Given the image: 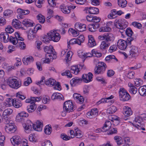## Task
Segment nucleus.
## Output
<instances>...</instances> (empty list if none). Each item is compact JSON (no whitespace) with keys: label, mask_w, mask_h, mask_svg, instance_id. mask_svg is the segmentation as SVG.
Returning <instances> with one entry per match:
<instances>
[{"label":"nucleus","mask_w":146,"mask_h":146,"mask_svg":"<svg viewBox=\"0 0 146 146\" xmlns=\"http://www.w3.org/2000/svg\"><path fill=\"white\" fill-rule=\"evenodd\" d=\"M43 126L42 122L37 121L36 124H33L30 120L27 121V123L24 124L23 127L25 130H31L33 128L34 130L38 131H42Z\"/></svg>","instance_id":"f257e3e1"},{"label":"nucleus","mask_w":146,"mask_h":146,"mask_svg":"<svg viewBox=\"0 0 146 146\" xmlns=\"http://www.w3.org/2000/svg\"><path fill=\"white\" fill-rule=\"evenodd\" d=\"M134 39L132 37H129L127 38V40L125 41L122 39L119 40L117 42V46L119 49L121 50H124L127 46L131 44V42Z\"/></svg>","instance_id":"f03ea898"},{"label":"nucleus","mask_w":146,"mask_h":146,"mask_svg":"<svg viewBox=\"0 0 146 146\" xmlns=\"http://www.w3.org/2000/svg\"><path fill=\"white\" fill-rule=\"evenodd\" d=\"M7 82L9 86L14 89H17L21 86V82L15 78H9L7 80Z\"/></svg>","instance_id":"7ed1b4c3"},{"label":"nucleus","mask_w":146,"mask_h":146,"mask_svg":"<svg viewBox=\"0 0 146 146\" xmlns=\"http://www.w3.org/2000/svg\"><path fill=\"white\" fill-rule=\"evenodd\" d=\"M76 108V106H74L71 100L66 101L64 103L63 109L65 112L69 113L73 111Z\"/></svg>","instance_id":"20e7f679"},{"label":"nucleus","mask_w":146,"mask_h":146,"mask_svg":"<svg viewBox=\"0 0 146 146\" xmlns=\"http://www.w3.org/2000/svg\"><path fill=\"white\" fill-rule=\"evenodd\" d=\"M119 94L121 100L124 102L128 100L130 98L129 94L124 88H120L119 91Z\"/></svg>","instance_id":"39448f33"},{"label":"nucleus","mask_w":146,"mask_h":146,"mask_svg":"<svg viewBox=\"0 0 146 146\" xmlns=\"http://www.w3.org/2000/svg\"><path fill=\"white\" fill-rule=\"evenodd\" d=\"M48 36L54 42H57L60 38V36L59 34L56 32V31H51L47 33Z\"/></svg>","instance_id":"423d86ee"},{"label":"nucleus","mask_w":146,"mask_h":146,"mask_svg":"<svg viewBox=\"0 0 146 146\" xmlns=\"http://www.w3.org/2000/svg\"><path fill=\"white\" fill-rule=\"evenodd\" d=\"M7 120L4 122L6 124L5 127V131L7 133H12L14 132L16 130V126L12 123H7Z\"/></svg>","instance_id":"0eeeda50"},{"label":"nucleus","mask_w":146,"mask_h":146,"mask_svg":"<svg viewBox=\"0 0 146 146\" xmlns=\"http://www.w3.org/2000/svg\"><path fill=\"white\" fill-rule=\"evenodd\" d=\"M127 22L125 23L122 20H116L114 23V25L118 29H123L127 27Z\"/></svg>","instance_id":"6e6552de"},{"label":"nucleus","mask_w":146,"mask_h":146,"mask_svg":"<svg viewBox=\"0 0 146 146\" xmlns=\"http://www.w3.org/2000/svg\"><path fill=\"white\" fill-rule=\"evenodd\" d=\"M13 112V110L10 108L7 109L4 111L3 113V118L2 119L4 122H6L7 120L8 121L9 120V118H8V117L11 115Z\"/></svg>","instance_id":"1a4fd4ad"},{"label":"nucleus","mask_w":146,"mask_h":146,"mask_svg":"<svg viewBox=\"0 0 146 146\" xmlns=\"http://www.w3.org/2000/svg\"><path fill=\"white\" fill-rule=\"evenodd\" d=\"M93 75L91 72H89L88 74H84L82 76L83 81L86 83H88L92 80Z\"/></svg>","instance_id":"9d476101"},{"label":"nucleus","mask_w":146,"mask_h":146,"mask_svg":"<svg viewBox=\"0 0 146 146\" xmlns=\"http://www.w3.org/2000/svg\"><path fill=\"white\" fill-rule=\"evenodd\" d=\"M75 27L76 29L78 31L83 32L86 31V25L85 24L81 23L79 22H77L75 25Z\"/></svg>","instance_id":"9b49d317"},{"label":"nucleus","mask_w":146,"mask_h":146,"mask_svg":"<svg viewBox=\"0 0 146 146\" xmlns=\"http://www.w3.org/2000/svg\"><path fill=\"white\" fill-rule=\"evenodd\" d=\"M133 112L131 108L128 107H125V108L124 109L123 111V113L125 116V117L123 118L125 120H126L128 119L127 117H129L132 114Z\"/></svg>","instance_id":"f8f14e48"},{"label":"nucleus","mask_w":146,"mask_h":146,"mask_svg":"<svg viewBox=\"0 0 146 146\" xmlns=\"http://www.w3.org/2000/svg\"><path fill=\"white\" fill-rule=\"evenodd\" d=\"M10 36L7 33L2 32L0 35V39L1 41H3L4 42L6 43L9 41Z\"/></svg>","instance_id":"ddd939ff"},{"label":"nucleus","mask_w":146,"mask_h":146,"mask_svg":"<svg viewBox=\"0 0 146 146\" xmlns=\"http://www.w3.org/2000/svg\"><path fill=\"white\" fill-rule=\"evenodd\" d=\"M21 139L19 136H15L11 139V141L12 144L14 146H17L20 143Z\"/></svg>","instance_id":"4468645a"},{"label":"nucleus","mask_w":146,"mask_h":146,"mask_svg":"<svg viewBox=\"0 0 146 146\" xmlns=\"http://www.w3.org/2000/svg\"><path fill=\"white\" fill-rule=\"evenodd\" d=\"M85 10L88 11L90 14H96L99 12L98 9L94 7H86L85 8Z\"/></svg>","instance_id":"2eb2a0df"},{"label":"nucleus","mask_w":146,"mask_h":146,"mask_svg":"<svg viewBox=\"0 0 146 146\" xmlns=\"http://www.w3.org/2000/svg\"><path fill=\"white\" fill-rule=\"evenodd\" d=\"M105 40L110 43L114 40V37L113 35L110 33H108L104 34Z\"/></svg>","instance_id":"dca6fc26"},{"label":"nucleus","mask_w":146,"mask_h":146,"mask_svg":"<svg viewBox=\"0 0 146 146\" xmlns=\"http://www.w3.org/2000/svg\"><path fill=\"white\" fill-rule=\"evenodd\" d=\"M34 60L32 56H30L26 58H23V61L25 65H27L32 62Z\"/></svg>","instance_id":"f3484780"},{"label":"nucleus","mask_w":146,"mask_h":146,"mask_svg":"<svg viewBox=\"0 0 146 146\" xmlns=\"http://www.w3.org/2000/svg\"><path fill=\"white\" fill-rule=\"evenodd\" d=\"M88 27L89 31L94 32L96 31V29L99 27V24L98 23H94L88 25Z\"/></svg>","instance_id":"a211bd4d"},{"label":"nucleus","mask_w":146,"mask_h":146,"mask_svg":"<svg viewBox=\"0 0 146 146\" xmlns=\"http://www.w3.org/2000/svg\"><path fill=\"white\" fill-rule=\"evenodd\" d=\"M88 45L90 47H93L96 45V43L92 36H88Z\"/></svg>","instance_id":"6ab92c4d"},{"label":"nucleus","mask_w":146,"mask_h":146,"mask_svg":"<svg viewBox=\"0 0 146 146\" xmlns=\"http://www.w3.org/2000/svg\"><path fill=\"white\" fill-rule=\"evenodd\" d=\"M36 108V106L35 103L32 102L31 104L27 106V110L29 113H31L35 110Z\"/></svg>","instance_id":"aec40b11"},{"label":"nucleus","mask_w":146,"mask_h":146,"mask_svg":"<svg viewBox=\"0 0 146 146\" xmlns=\"http://www.w3.org/2000/svg\"><path fill=\"white\" fill-rule=\"evenodd\" d=\"M82 80V78L75 77L70 81V84L72 86H74L77 84L81 83Z\"/></svg>","instance_id":"412c9836"},{"label":"nucleus","mask_w":146,"mask_h":146,"mask_svg":"<svg viewBox=\"0 0 146 146\" xmlns=\"http://www.w3.org/2000/svg\"><path fill=\"white\" fill-rule=\"evenodd\" d=\"M106 68H101L96 66L94 69V72L96 74H101L105 72Z\"/></svg>","instance_id":"4be33fe9"},{"label":"nucleus","mask_w":146,"mask_h":146,"mask_svg":"<svg viewBox=\"0 0 146 146\" xmlns=\"http://www.w3.org/2000/svg\"><path fill=\"white\" fill-rule=\"evenodd\" d=\"M13 106L15 108H19L21 107L22 106V104L21 102L18 99H14L13 101L12 102Z\"/></svg>","instance_id":"5701e85b"},{"label":"nucleus","mask_w":146,"mask_h":146,"mask_svg":"<svg viewBox=\"0 0 146 146\" xmlns=\"http://www.w3.org/2000/svg\"><path fill=\"white\" fill-rule=\"evenodd\" d=\"M74 99H77L78 101L77 102L80 104L83 103L84 101V98L82 96H81L80 94L77 93H74L73 95Z\"/></svg>","instance_id":"b1692460"},{"label":"nucleus","mask_w":146,"mask_h":146,"mask_svg":"<svg viewBox=\"0 0 146 146\" xmlns=\"http://www.w3.org/2000/svg\"><path fill=\"white\" fill-rule=\"evenodd\" d=\"M111 126V122L109 121H106L104 125L102 127V130L103 132H105L107 131Z\"/></svg>","instance_id":"393cba45"},{"label":"nucleus","mask_w":146,"mask_h":146,"mask_svg":"<svg viewBox=\"0 0 146 146\" xmlns=\"http://www.w3.org/2000/svg\"><path fill=\"white\" fill-rule=\"evenodd\" d=\"M21 22L20 21L16 19H13L12 22V25L14 27L17 29L21 28Z\"/></svg>","instance_id":"a878e982"},{"label":"nucleus","mask_w":146,"mask_h":146,"mask_svg":"<svg viewBox=\"0 0 146 146\" xmlns=\"http://www.w3.org/2000/svg\"><path fill=\"white\" fill-rule=\"evenodd\" d=\"M22 23L25 26L27 27L33 26L34 24L33 23L31 22L30 20L27 19H24L22 21Z\"/></svg>","instance_id":"bb28decb"},{"label":"nucleus","mask_w":146,"mask_h":146,"mask_svg":"<svg viewBox=\"0 0 146 146\" xmlns=\"http://www.w3.org/2000/svg\"><path fill=\"white\" fill-rule=\"evenodd\" d=\"M110 45V43L104 40L102 42L100 45V48L102 50H105Z\"/></svg>","instance_id":"cd10ccee"},{"label":"nucleus","mask_w":146,"mask_h":146,"mask_svg":"<svg viewBox=\"0 0 146 146\" xmlns=\"http://www.w3.org/2000/svg\"><path fill=\"white\" fill-rule=\"evenodd\" d=\"M138 52L137 48L135 46H131V49L130 51V55L133 57L135 56V55Z\"/></svg>","instance_id":"c85d7f7f"},{"label":"nucleus","mask_w":146,"mask_h":146,"mask_svg":"<svg viewBox=\"0 0 146 146\" xmlns=\"http://www.w3.org/2000/svg\"><path fill=\"white\" fill-rule=\"evenodd\" d=\"M68 7V5L65 6V5L63 4L60 6V8L63 13L65 14H68L70 13V11L68 8H66V7Z\"/></svg>","instance_id":"c756f323"},{"label":"nucleus","mask_w":146,"mask_h":146,"mask_svg":"<svg viewBox=\"0 0 146 146\" xmlns=\"http://www.w3.org/2000/svg\"><path fill=\"white\" fill-rule=\"evenodd\" d=\"M62 96L59 93H54L53 94L51 98L52 100L58 99L59 100H63Z\"/></svg>","instance_id":"7c9ffc66"},{"label":"nucleus","mask_w":146,"mask_h":146,"mask_svg":"<svg viewBox=\"0 0 146 146\" xmlns=\"http://www.w3.org/2000/svg\"><path fill=\"white\" fill-rule=\"evenodd\" d=\"M27 35L28 38L29 40L32 39L35 37L36 34L33 32V29H31L27 32Z\"/></svg>","instance_id":"2f4dec72"},{"label":"nucleus","mask_w":146,"mask_h":146,"mask_svg":"<svg viewBox=\"0 0 146 146\" xmlns=\"http://www.w3.org/2000/svg\"><path fill=\"white\" fill-rule=\"evenodd\" d=\"M45 83L46 85L49 86H52L55 84L54 82H55V80L51 78H49L47 79L46 81L44 80Z\"/></svg>","instance_id":"473e14b6"},{"label":"nucleus","mask_w":146,"mask_h":146,"mask_svg":"<svg viewBox=\"0 0 146 146\" xmlns=\"http://www.w3.org/2000/svg\"><path fill=\"white\" fill-rule=\"evenodd\" d=\"M44 51L47 53H53L54 52V49L52 46H45L44 48Z\"/></svg>","instance_id":"72a5a7b5"},{"label":"nucleus","mask_w":146,"mask_h":146,"mask_svg":"<svg viewBox=\"0 0 146 146\" xmlns=\"http://www.w3.org/2000/svg\"><path fill=\"white\" fill-rule=\"evenodd\" d=\"M74 131L75 134L74 135L76 138H81L83 136V135L81 131L78 129H75Z\"/></svg>","instance_id":"f704fd0d"},{"label":"nucleus","mask_w":146,"mask_h":146,"mask_svg":"<svg viewBox=\"0 0 146 146\" xmlns=\"http://www.w3.org/2000/svg\"><path fill=\"white\" fill-rule=\"evenodd\" d=\"M117 109L115 106H112L108 109L107 112L109 114L114 113L116 111Z\"/></svg>","instance_id":"c9c22d12"},{"label":"nucleus","mask_w":146,"mask_h":146,"mask_svg":"<svg viewBox=\"0 0 146 146\" xmlns=\"http://www.w3.org/2000/svg\"><path fill=\"white\" fill-rule=\"evenodd\" d=\"M71 70V72L75 74H77L80 72V69L78 68V66H72Z\"/></svg>","instance_id":"e433bc0d"},{"label":"nucleus","mask_w":146,"mask_h":146,"mask_svg":"<svg viewBox=\"0 0 146 146\" xmlns=\"http://www.w3.org/2000/svg\"><path fill=\"white\" fill-rule=\"evenodd\" d=\"M118 3L119 7L124 8L126 6L127 1L126 0H118Z\"/></svg>","instance_id":"4c0bfd02"},{"label":"nucleus","mask_w":146,"mask_h":146,"mask_svg":"<svg viewBox=\"0 0 146 146\" xmlns=\"http://www.w3.org/2000/svg\"><path fill=\"white\" fill-rule=\"evenodd\" d=\"M17 12L22 15H27L30 13V11L29 10L21 9V8L18 9L17 10Z\"/></svg>","instance_id":"58836bf2"},{"label":"nucleus","mask_w":146,"mask_h":146,"mask_svg":"<svg viewBox=\"0 0 146 146\" xmlns=\"http://www.w3.org/2000/svg\"><path fill=\"white\" fill-rule=\"evenodd\" d=\"M36 17L39 22L41 23H43L45 21V17L41 14L38 15Z\"/></svg>","instance_id":"ea45409f"},{"label":"nucleus","mask_w":146,"mask_h":146,"mask_svg":"<svg viewBox=\"0 0 146 146\" xmlns=\"http://www.w3.org/2000/svg\"><path fill=\"white\" fill-rule=\"evenodd\" d=\"M52 127L51 126L49 125H46L44 129V132L47 135H49L51 133L52 131Z\"/></svg>","instance_id":"a19ab883"},{"label":"nucleus","mask_w":146,"mask_h":146,"mask_svg":"<svg viewBox=\"0 0 146 146\" xmlns=\"http://www.w3.org/2000/svg\"><path fill=\"white\" fill-rule=\"evenodd\" d=\"M44 0H36L35 4L36 6L38 8H41L43 3Z\"/></svg>","instance_id":"79ce46f5"},{"label":"nucleus","mask_w":146,"mask_h":146,"mask_svg":"<svg viewBox=\"0 0 146 146\" xmlns=\"http://www.w3.org/2000/svg\"><path fill=\"white\" fill-rule=\"evenodd\" d=\"M15 36L13 37V36H10L9 37V42L12 43L14 45L17 44L18 42V41L17 40V38Z\"/></svg>","instance_id":"37998d69"},{"label":"nucleus","mask_w":146,"mask_h":146,"mask_svg":"<svg viewBox=\"0 0 146 146\" xmlns=\"http://www.w3.org/2000/svg\"><path fill=\"white\" fill-rule=\"evenodd\" d=\"M100 32H110L111 30V28L108 26L102 27L99 29Z\"/></svg>","instance_id":"c03bdc74"},{"label":"nucleus","mask_w":146,"mask_h":146,"mask_svg":"<svg viewBox=\"0 0 146 146\" xmlns=\"http://www.w3.org/2000/svg\"><path fill=\"white\" fill-rule=\"evenodd\" d=\"M111 11V13L108 16V17L110 19L115 18L116 17L115 15L117 14V11L115 9L112 10Z\"/></svg>","instance_id":"a18cd8bd"},{"label":"nucleus","mask_w":146,"mask_h":146,"mask_svg":"<svg viewBox=\"0 0 146 146\" xmlns=\"http://www.w3.org/2000/svg\"><path fill=\"white\" fill-rule=\"evenodd\" d=\"M92 52L93 54V56L97 57H100L102 55V54L97 51L96 50L93 49L92 51Z\"/></svg>","instance_id":"49530a36"},{"label":"nucleus","mask_w":146,"mask_h":146,"mask_svg":"<svg viewBox=\"0 0 146 146\" xmlns=\"http://www.w3.org/2000/svg\"><path fill=\"white\" fill-rule=\"evenodd\" d=\"M141 96H144L145 94L146 89L143 87H140L138 90Z\"/></svg>","instance_id":"de8ad7c7"},{"label":"nucleus","mask_w":146,"mask_h":146,"mask_svg":"<svg viewBox=\"0 0 146 146\" xmlns=\"http://www.w3.org/2000/svg\"><path fill=\"white\" fill-rule=\"evenodd\" d=\"M125 33L127 36L131 37L132 34L133 33L132 30L130 28H127L125 31Z\"/></svg>","instance_id":"09e8293b"},{"label":"nucleus","mask_w":146,"mask_h":146,"mask_svg":"<svg viewBox=\"0 0 146 146\" xmlns=\"http://www.w3.org/2000/svg\"><path fill=\"white\" fill-rule=\"evenodd\" d=\"M6 31L5 33H7V34H11L14 31V30L12 28V27L10 25H8L5 29Z\"/></svg>","instance_id":"8fccbe9b"},{"label":"nucleus","mask_w":146,"mask_h":146,"mask_svg":"<svg viewBox=\"0 0 146 146\" xmlns=\"http://www.w3.org/2000/svg\"><path fill=\"white\" fill-rule=\"evenodd\" d=\"M72 52L71 51H68L67 52L65 59L67 62L70 61L71 59Z\"/></svg>","instance_id":"3c124183"},{"label":"nucleus","mask_w":146,"mask_h":146,"mask_svg":"<svg viewBox=\"0 0 146 146\" xmlns=\"http://www.w3.org/2000/svg\"><path fill=\"white\" fill-rule=\"evenodd\" d=\"M77 41L79 42L78 44L80 45L81 43L83 42L84 40V37L83 35H81L76 38Z\"/></svg>","instance_id":"603ef678"},{"label":"nucleus","mask_w":146,"mask_h":146,"mask_svg":"<svg viewBox=\"0 0 146 146\" xmlns=\"http://www.w3.org/2000/svg\"><path fill=\"white\" fill-rule=\"evenodd\" d=\"M129 92L132 94H135L137 92V89L135 86H133L129 88Z\"/></svg>","instance_id":"864d4df0"},{"label":"nucleus","mask_w":146,"mask_h":146,"mask_svg":"<svg viewBox=\"0 0 146 146\" xmlns=\"http://www.w3.org/2000/svg\"><path fill=\"white\" fill-rule=\"evenodd\" d=\"M112 119L111 120V121L113 123H115V121H117L116 125H118L120 121V118L117 116H114L111 118Z\"/></svg>","instance_id":"5fc2aeb1"},{"label":"nucleus","mask_w":146,"mask_h":146,"mask_svg":"<svg viewBox=\"0 0 146 146\" xmlns=\"http://www.w3.org/2000/svg\"><path fill=\"white\" fill-rule=\"evenodd\" d=\"M13 13V11H12L9 9H7L4 11L3 14L5 16H10Z\"/></svg>","instance_id":"6e6d98bb"},{"label":"nucleus","mask_w":146,"mask_h":146,"mask_svg":"<svg viewBox=\"0 0 146 146\" xmlns=\"http://www.w3.org/2000/svg\"><path fill=\"white\" fill-rule=\"evenodd\" d=\"M131 24L135 27L140 29L142 27L141 24L136 21H134L132 22Z\"/></svg>","instance_id":"4d7b16f0"},{"label":"nucleus","mask_w":146,"mask_h":146,"mask_svg":"<svg viewBox=\"0 0 146 146\" xmlns=\"http://www.w3.org/2000/svg\"><path fill=\"white\" fill-rule=\"evenodd\" d=\"M61 74L62 76H66L68 77L71 78L72 77V75L71 74L69 70H66L65 72L62 73Z\"/></svg>","instance_id":"13d9d810"},{"label":"nucleus","mask_w":146,"mask_h":146,"mask_svg":"<svg viewBox=\"0 0 146 146\" xmlns=\"http://www.w3.org/2000/svg\"><path fill=\"white\" fill-rule=\"evenodd\" d=\"M48 3L50 7H54L56 5L55 1L56 0H47Z\"/></svg>","instance_id":"bf43d9fd"},{"label":"nucleus","mask_w":146,"mask_h":146,"mask_svg":"<svg viewBox=\"0 0 146 146\" xmlns=\"http://www.w3.org/2000/svg\"><path fill=\"white\" fill-rule=\"evenodd\" d=\"M117 133V128H113L107 132L108 135H111L113 134L116 133Z\"/></svg>","instance_id":"052dcab7"},{"label":"nucleus","mask_w":146,"mask_h":146,"mask_svg":"<svg viewBox=\"0 0 146 146\" xmlns=\"http://www.w3.org/2000/svg\"><path fill=\"white\" fill-rule=\"evenodd\" d=\"M90 111L92 113V115H94V117L98 115V111L97 108H94L92 109Z\"/></svg>","instance_id":"680f3d73"},{"label":"nucleus","mask_w":146,"mask_h":146,"mask_svg":"<svg viewBox=\"0 0 146 146\" xmlns=\"http://www.w3.org/2000/svg\"><path fill=\"white\" fill-rule=\"evenodd\" d=\"M15 36L17 38V40L18 41H23L24 39L22 37H21L19 35V33L18 32H16L15 34Z\"/></svg>","instance_id":"e2e57ef3"},{"label":"nucleus","mask_w":146,"mask_h":146,"mask_svg":"<svg viewBox=\"0 0 146 146\" xmlns=\"http://www.w3.org/2000/svg\"><path fill=\"white\" fill-rule=\"evenodd\" d=\"M61 137L65 141L68 140L70 139V137H69L64 133L61 134Z\"/></svg>","instance_id":"0e129e2a"},{"label":"nucleus","mask_w":146,"mask_h":146,"mask_svg":"<svg viewBox=\"0 0 146 146\" xmlns=\"http://www.w3.org/2000/svg\"><path fill=\"white\" fill-rule=\"evenodd\" d=\"M16 97L17 98L20 99L22 100H24L26 98V97L24 95H22L19 92L17 93Z\"/></svg>","instance_id":"69168bd1"},{"label":"nucleus","mask_w":146,"mask_h":146,"mask_svg":"<svg viewBox=\"0 0 146 146\" xmlns=\"http://www.w3.org/2000/svg\"><path fill=\"white\" fill-rule=\"evenodd\" d=\"M42 146H53L51 142L49 140L46 141L42 143Z\"/></svg>","instance_id":"338daca9"},{"label":"nucleus","mask_w":146,"mask_h":146,"mask_svg":"<svg viewBox=\"0 0 146 146\" xmlns=\"http://www.w3.org/2000/svg\"><path fill=\"white\" fill-rule=\"evenodd\" d=\"M117 48L116 45H113L110 47L109 51L111 52H112L115 51Z\"/></svg>","instance_id":"774afa93"}]
</instances>
